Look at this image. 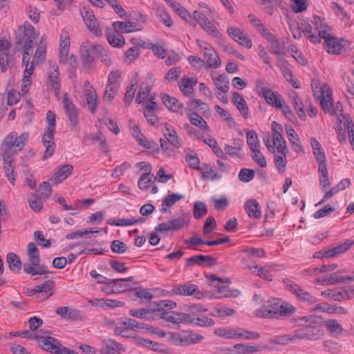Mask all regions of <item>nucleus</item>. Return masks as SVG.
<instances>
[{
    "label": "nucleus",
    "instance_id": "19",
    "mask_svg": "<svg viewBox=\"0 0 354 354\" xmlns=\"http://www.w3.org/2000/svg\"><path fill=\"white\" fill-rule=\"evenodd\" d=\"M257 87L259 89V95L266 100V102L270 105L277 107L281 106L282 100L279 93L272 91L270 88L266 87H260L257 84Z\"/></svg>",
    "mask_w": 354,
    "mask_h": 354
},
{
    "label": "nucleus",
    "instance_id": "48",
    "mask_svg": "<svg viewBox=\"0 0 354 354\" xmlns=\"http://www.w3.org/2000/svg\"><path fill=\"white\" fill-rule=\"evenodd\" d=\"M189 118L192 124L198 127L203 131H209V127L206 121L198 113L193 112L189 114Z\"/></svg>",
    "mask_w": 354,
    "mask_h": 354
},
{
    "label": "nucleus",
    "instance_id": "41",
    "mask_svg": "<svg viewBox=\"0 0 354 354\" xmlns=\"http://www.w3.org/2000/svg\"><path fill=\"white\" fill-rule=\"evenodd\" d=\"M214 85L220 92L225 93L229 90V78L225 75H221L217 77H212Z\"/></svg>",
    "mask_w": 354,
    "mask_h": 354
},
{
    "label": "nucleus",
    "instance_id": "16",
    "mask_svg": "<svg viewBox=\"0 0 354 354\" xmlns=\"http://www.w3.org/2000/svg\"><path fill=\"white\" fill-rule=\"evenodd\" d=\"M82 17L86 27L97 37L102 35L101 28L97 21L95 15L91 10H86L84 8V12H81Z\"/></svg>",
    "mask_w": 354,
    "mask_h": 354
},
{
    "label": "nucleus",
    "instance_id": "34",
    "mask_svg": "<svg viewBox=\"0 0 354 354\" xmlns=\"http://www.w3.org/2000/svg\"><path fill=\"white\" fill-rule=\"evenodd\" d=\"M27 255L28 261L31 265L37 266L40 263L39 252L34 243H30L27 246Z\"/></svg>",
    "mask_w": 354,
    "mask_h": 354
},
{
    "label": "nucleus",
    "instance_id": "14",
    "mask_svg": "<svg viewBox=\"0 0 354 354\" xmlns=\"http://www.w3.org/2000/svg\"><path fill=\"white\" fill-rule=\"evenodd\" d=\"M346 281H354V274L342 276L340 272H334L330 275L322 276L315 281V284H336Z\"/></svg>",
    "mask_w": 354,
    "mask_h": 354
},
{
    "label": "nucleus",
    "instance_id": "37",
    "mask_svg": "<svg viewBox=\"0 0 354 354\" xmlns=\"http://www.w3.org/2000/svg\"><path fill=\"white\" fill-rule=\"evenodd\" d=\"M138 81V74L136 73L132 77L131 81V85L127 87V90L125 93L124 97V103L125 106H129L136 92V86Z\"/></svg>",
    "mask_w": 354,
    "mask_h": 354
},
{
    "label": "nucleus",
    "instance_id": "43",
    "mask_svg": "<svg viewBox=\"0 0 354 354\" xmlns=\"http://www.w3.org/2000/svg\"><path fill=\"white\" fill-rule=\"evenodd\" d=\"M197 83V80L194 78H184L179 83L180 90L184 95H190L194 92V85Z\"/></svg>",
    "mask_w": 354,
    "mask_h": 354
},
{
    "label": "nucleus",
    "instance_id": "13",
    "mask_svg": "<svg viewBox=\"0 0 354 354\" xmlns=\"http://www.w3.org/2000/svg\"><path fill=\"white\" fill-rule=\"evenodd\" d=\"M193 17L203 30L208 34L215 37H220L221 36V34L214 24L201 12L198 10L194 11Z\"/></svg>",
    "mask_w": 354,
    "mask_h": 354
},
{
    "label": "nucleus",
    "instance_id": "63",
    "mask_svg": "<svg viewBox=\"0 0 354 354\" xmlns=\"http://www.w3.org/2000/svg\"><path fill=\"white\" fill-rule=\"evenodd\" d=\"M201 170V174L203 178H210L212 180L218 179L221 176L215 172L210 165H204L203 167H200Z\"/></svg>",
    "mask_w": 354,
    "mask_h": 354
},
{
    "label": "nucleus",
    "instance_id": "18",
    "mask_svg": "<svg viewBox=\"0 0 354 354\" xmlns=\"http://www.w3.org/2000/svg\"><path fill=\"white\" fill-rule=\"evenodd\" d=\"M329 86L327 84L323 86L322 95L319 97L322 109L326 113L331 115L337 114V110L334 109L331 95L328 93Z\"/></svg>",
    "mask_w": 354,
    "mask_h": 354
},
{
    "label": "nucleus",
    "instance_id": "40",
    "mask_svg": "<svg viewBox=\"0 0 354 354\" xmlns=\"http://www.w3.org/2000/svg\"><path fill=\"white\" fill-rule=\"evenodd\" d=\"M324 326L329 333L333 337H337L342 333L343 328L339 322L335 319H327Z\"/></svg>",
    "mask_w": 354,
    "mask_h": 354
},
{
    "label": "nucleus",
    "instance_id": "54",
    "mask_svg": "<svg viewBox=\"0 0 354 354\" xmlns=\"http://www.w3.org/2000/svg\"><path fill=\"white\" fill-rule=\"evenodd\" d=\"M46 53V44L43 41H40L37 48L34 54L33 60L39 64L40 62L44 60Z\"/></svg>",
    "mask_w": 354,
    "mask_h": 354
},
{
    "label": "nucleus",
    "instance_id": "38",
    "mask_svg": "<svg viewBox=\"0 0 354 354\" xmlns=\"http://www.w3.org/2000/svg\"><path fill=\"white\" fill-rule=\"evenodd\" d=\"M48 80L50 86L55 91L60 89L59 73L58 66L55 64L52 66L50 71L48 72Z\"/></svg>",
    "mask_w": 354,
    "mask_h": 354
},
{
    "label": "nucleus",
    "instance_id": "30",
    "mask_svg": "<svg viewBox=\"0 0 354 354\" xmlns=\"http://www.w3.org/2000/svg\"><path fill=\"white\" fill-rule=\"evenodd\" d=\"M161 99L165 106L170 111L178 112L183 108V103L167 94L162 95Z\"/></svg>",
    "mask_w": 354,
    "mask_h": 354
},
{
    "label": "nucleus",
    "instance_id": "11",
    "mask_svg": "<svg viewBox=\"0 0 354 354\" xmlns=\"http://www.w3.org/2000/svg\"><path fill=\"white\" fill-rule=\"evenodd\" d=\"M62 103L70 125L73 130L76 131L78 125V109L66 93L64 95Z\"/></svg>",
    "mask_w": 354,
    "mask_h": 354
},
{
    "label": "nucleus",
    "instance_id": "17",
    "mask_svg": "<svg viewBox=\"0 0 354 354\" xmlns=\"http://www.w3.org/2000/svg\"><path fill=\"white\" fill-rule=\"evenodd\" d=\"M216 264V259L210 255H195L187 259L185 266L192 267L194 265L198 266H212Z\"/></svg>",
    "mask_w": 354,
    "mask_h": 354
},
{
    "label": "nucleus",
    "instance_id": "25",
    "mask_svg": "<svg viewBox=\"0 0 354 354\" xmlns=\"http://www.w3.org/2000/svg\"><path fill=\"white\" fill-rule=\"evenodd\" d=\"M245 210L251 218H259L261 216V211L259 203L255 199H250L245 203Z\"/></svg>",
    "mask_w": 354,
    "mask_h": 354
},
{
    "label": "nucleus",
    "instance_id": "50",
    "mask_svg": "<svg viewBox=\"0 0 354 354\" xmlns=\"http://www.w3.org/2000/svg\"><path fill=\"white\" fill-rule=\"evenodd\" d=\"M203 142L209 145L213 150L215 155L221 158L227 159V156L224 153L223 150L218 147L217 142L212 138L203 139Z\"/></svg>",
    "mask_w": 354,
    "mask_h": 354
},
{
    "label": "nucleus",
    "instance_id": "36",
    "mask_svg": "<svg viewBox=\"0 0 354 354\" xmlns=\"http://www.w3.org/2000/svg\"><path fill=\"white\" fill-rule=\"evenodd\" d=\"M106 37L109 44L114 47H122L125 43L124 38L118 32H113L109 28L106 30Z\"/></svg>",
    "mask_w": 354,
    "mask_h": 354
},
{
    "label": "nucleus",
    "instance_id": "33",
    "mask_svg": "<svg viewBox=\"0 0 354 354\" xmlns=\"http://www.w3.org/2000/svg\"><path fill=\"white\" fill-rule=\"evenodd\" d=\"M39 298L46 299L53 294L55 281L53 280L46 281L41 286H37Z\"/></svg>",
    "mask_w": 354,
    "mask_h": 354
},
{
    "label": "nucleus",
    "instance_id": "62",
    "mask_svg": "<svg viewBox=\"0 0 354 354\" xmlns=\"http://www.w3.org/2000/svg\"><path fill=\"white\" fill-rule=\"evenodd\" d=\"M153 308H149L147 309L145 308H140L138 310L136 309H131L129 310V315L136 317L138 318H144L145 317V315L148 313H151L156 312L157 310H156V306L154 305V303L152 304Z\"/></svg>",
    "mask_w": 354,
    "mask_h": 354
},
{
    "label": "nucleus",
    "instance_id": "55",
    "mask_svg": "<svg viewBox=\"0 0 354 354\" xmlns=\"http://www.w3.org/2000/svg\"><path fill=\"white\" fill-rule=\"evenodd\" d=\"M326 44L328 46V53L333 54H340L342 50V46L339 41L334 37H331Z\"/></svg>",
    "mask_w": 354,
    "mask_h": 354
},
{
    "label": "nucleus",
    "instance_id": "60",
    "mask_svg": "<svg viewBox=\"0 0 354 354\" xmlns=\"http://www.w3.org/2000/svg\"><path fill=\"white\" fill-rule=\"evenodd\" d=\"M151 84L148 82L142 83L136 95L137 103H141L151 91Z\"/></svg>",
    "mask_w": 354,
    "mask_h": 354
},
{
    "label": "nucleus",
    "instance_id": "52",
    "mask_svg": "<svg viewBox=\"0 0 354 354\" xmlns=\"http://www.w3.org/2000/svg\"><path fill=\"white\" fill-rule=\"evenodd\" d=\"M310 143L313 150V154L315 155L316 160H318L326 158L324 151L319 141L315 138H311Z\"/></svg>",
    "mask_w": 354,
    "mask_h": 354
},
{
    "label": "nucleus",
    "instance_id": "3",
    "mask_svg": "<svg viewBox=\"0 0 354 354\" xmlns=\"http://www.w3.org/2000/svg\"><path fill=\"white\" fill-rule=\"evenodd\" d=\"M55 113L48 111L46 113V120L48 122V127L46 129L44 133L42 136V142L45 147L44 153V159H47L50 157L55 151V143L54 141V134L55 132Z\"/></svg>",
    "mask_w": 354,
    "mask_h": 354
},
{
    "label": "nucleus",
    "instance_id": "44",
    "mask_svg": "<svg viewBox=\"0 0 354 354\" xmlns=\"http://www.w3.org/2000/svg\"><path fill=\"white\" fill-rule=\"evenodd\" d=\"M247 268L250 270L252 273L256 274L257 276L261 277L265 280H268L271 281L272 280V275L269 273V272L265 270L263 267L259 266L257 264L253 265H247Z\"/></svg>",
    "mask_w": 354,
    "mask_h": 354
},
{
    "label": "nucleus",
    "instance_id": "64",
    "mask_svg": "<svg viewBox=\"0 0 354 354\" xmlns=\"http://www.w3.org/2000/svg\"><path fill=\"white\" fill-rule=\"evenodd\" d=\"M214 334L227 339H233L236 337V330L232 328H217L214 330Z\"/></svg>",
    "mask_w": 354,
    "mask_h": 354
},
{
    "label": "nucleus",
    "instance_id": "5",
    "mask_svg": "<svg viewBox=\"0 0 354 354\" xmlns=\"http://www.w3.org/2000/svg\"><path fill=\"white\" fill-rule=\"evenodd\" d=\"M28 134L24 133L19 136L15 132H11L3 140L1 150L2 152H8L12 153V148L15 147V151H21L26 144Z\"/></svg>",
    "mask_w": 354,
    "mask_h": 354
},
{
    "label": "nucleus",
    "instance_id": "26",
    "mask_svg": "<svg viewBox=\"0 0 354 354\" xmlns=\"http://www.w3.org/2000/svg\"><path fill=\"white\" fill-rule=\"evenodd\" d=\"M35 61L31 62L30 64H26L24 66H25L24 70V75L22 79V86H21V93L25 94L28 91L27 87L31 84V75H32L34 68H35Z\"/></svg>",
    "mask_w": 354,
    "mask_h": 354
},
{
    "label": "nucleus",
    "instance_id": "46",
    "mask_svg": "<svg viewBox=\"0 0 354 354\" xmlns=\"http://www.w3.org/2000/svg\"><path fill=\"white\" fill-rule=\"evenodd\" d=\"M270 51L277 55H281L283 54V44L281 43L278 39L273 35L268 39Z\"/></svg>",
    "mask_w": 354,
    "mask_h": 354
},
{
    "label": "nucleus",
    "instance_id": "51",
    "mask_svg": "<svg viewBox=\"0 0 354 354\" xmlns=\"http://www.w3.org/2000/svg\"><path fill=\"white\" fill-rule=\"evenodd\" d=\"M272 142L274 145V149L276 148L277 152H283L288 151L287 145L285 140L283 138L281 134L279 132L273 133Z\"/></svg>",
    "mask_w": 354,
    "mask_h": 354
},
{
    "label": "nucleus",
    "instance_id": "9",
    "mask_svg": "<svg viewBox=\"0 0 354 354\" xmlns=\"http://www.w3.org/2000/svg\"><path fill=\"white\" fill-rule=\"evenodd\" d=\"M197 44L203 52L208 68H217L221 65V59L210 44L199 39L197 40Z\"/></svg>",
    "mask_w": 354,
    "mask_h": 354
},
{
    "label": "nucleus",
    "instance_id": "20",
    "mask_svg": "<svg viewBox=\"0 0 354 354\" xmlns=\"http://www.w3.org/2000/svg\"><path fill=\"white\" fill-rule=\"evenodd\" d=\"M304 338L309 341H317L321 339L324 334L323 330L318 327V324L306 326L303 328Z\"/></svg>",
    "mask_w": 354,
    "mask_h": 354
},
{
    "label": "nucleus",
    "instance_id": "27",
    "mask_svg": "<svg viewBox=\"0 0 354 354\" xmlns=\"http://www.w3.org/2000/svg\"><path fill=\"white\" fill-rule=\"evenodd\" d=\"M232 102L236 105V108L239 109L241 115L245 118H249V113H248V107L247 105V103L243 96L236 93L234 92L232 94Z\"/></svg>",
    "mask_w": 354,
    "mask_h": 354
},
{
    "label": "nucleus",
    "instance_id": "21",
    "mask_svg": "<svg viewBox=\"0 0 354 354\" xmlns=\"http://www.w3.org/2000/svg\"><path fill=\"white\" fill-rule=\"evenodd\" d=\"M113 27L115 32L121 31L125 33L141 31L143 29L142 26L131 21H115L113 23Z\"/></svg>",
    "mask_w": 354,
    "mask_h": 354
},
{
    "label": "nucleus",
    "instance_id": "29",
    "mask_svg": "<svg viewBox=\"0 0 354 354\" xmlns=\"http://www.w3.org/2000/svg\"><path fill=\"white\" fill-rule=\"evenodd\" d=\"M162 133L165 138L174 147L179 148L180 147V142L179 141L178 137L177 136V133L171 126L169 125L168 124H165V128L162 130Z\"/></svg>",
    "mask_w": 354,
    "mask_h": 354
},
{
    "label": "nucleus",
    "instance_id": "7",
    "mask_svg": "<svg viewBox=\"0 0 354 354\" xmlns=\"http://www.w3.org/2000/svg\"><path fill=\"white\" fill-rule=\"evenodd\" d=\"M283 282L286 285L287 288L292 294H294L300 301L305 302L307 304H315L317 299L312 295L310 292L304 290L300 286L294 283L289 279H284Z\"/></svg>",
    "mask_w": 354,
    "mask_h": 354
},
{
    "label": "nucleus",
    "instance_id": "22",
    "mask_svg": "<svg viewBox=\"0 0 354 354\" xmlns=\"http://www.w3.org/2000/svg\"><path fill=\"white\" fill-rule=\"evenodd\" d=\"M73 170V166L71 164H66L59 167L54 173L51 178V180L55 183H59L66 179Z\"/></svg>",
    "mask_w": 354,
    "mask_h": 354
},
{
    "label": "nucleus",
    "instance_id": "28",
    "mask_svg": "<svg viewBox=\"0 0 354 354\" xmlns=\"http://www.w3.org/2000/svg\"><path fill=\"white\" fill-rule=\"evenodd\" d=\"M184 198V195L181 194H169L166 195L162 201V208L160 211L162 212H167L168 207H171L176 204L178 201Z\"/></svg>",
    "mask_w": 354,
    "mask_h": 354
},
{
    "label": "nucleus",
    "instance_id": "2",
    "mask_svg": "<svg viewBox=\"0 0 354 354\" xmlns=\"http://www.w3.org/2000/svg\"><path fill=\"white\" fill-rule=\"evenodd\" d=\"M156 310L160 313V317L167 322L172 324H192L194 322V317L189 314L184 313H178L175 311H168L176 306V303L171 300H161L154 302Z\"/></svg>",
    "mask_w": 354,
    "mask_h": 354
},
{
    "label": "nucleus",
    "instance_id": "23",
    "mask_svg": "<svg viewBox=\"0 0 354 354\" xmlns=\"http://www.w3.org/2000/svg\"><path fill=\"white\" fill-rule=\"evenodd\" d=\"M88 303L93 306L101 308H113L116 307H123L124 302L109 299H94L88 300Z\"/></svg>",
    "mask_w": 354,
    "mask_h": 354
},
{
    "label": "nucleus",
    "instance_id": "42",
    "mask_svg": "<svg viewBox=\"0 0 354 354\" xmlns=\"http://www.w3.org/2000/svg\"><path fill=\"white\" fill-rule=\"evenodd\" d=\"M315 21L317 23L319 22L320 26L315 28V32H317L320 37V39H324L325 43H326L331 37H333V36H331L328 31L329 29L328 26L326 25L319 17L315 18Z\"/></svg>",
    "mask_w": 354,
    "mask_h": 354
},
{
    "label": "nucleus",
    "instance_id": "57",
    "mask_svg": "<svg viewBox=\"0 0 354 354\" xmlns=\"http://www.w3.org/2000/svg\"><path fill=\"white\" fill-rule=\"evenodd\" d=\"M43 198H41L37 194H31L28 198L30 207L35 212H39L43 207Z\"/></svg>",
    "mask_w": 354,
    "mask_h": 354
},
{
    "label": "nucleus",
    "instance_id": "32",
    "mask_svg": "<svg viewBox=\"0 0 354 354\" xmlns=\"http://www.w3.org/2000/svg\"><path fill=\"white\" fill-rule=\"evenodd\" d=\"M354 244V241H346L344 243L335 247L334 248L326 251L323 254V257H333L337 254H339L345 252Z\"/></svg>",
    "mask_w": 354,
    "mask_h": 354
},
{
    "label": "nucleus",
    "instance_id": "39",
    "mask_svg": "<svg viewBox=\"0 0 354 354\" xmlns=\"http://www.w3.org/2000/svg\"><path fill=\"white\" fill-rule=\"evenodd\" d=\"M102 344L105 349V354H117V352L122 350V346L111 339H104Z\"/></svg>",
    "mask_w": 354,
    "mask_h": 354
},
{
    "label": "nucleus",
    "instance_id": "61",
    "mask_svg": "<svg viewBox=\"0 0 354 354\" xmlns=\"http://www.w3.org/2000/svg\"><path fill=\"white\" fill-rule=\"evenodd\" d=\"M236 337L247 340L257 339L260 337V335L257 332L240 328L236 330Z\"/></svg>",
    "mask_w": 354,
    "mask_h": 354
},
{
    "label": "nucleus",
    "instance_id": "31",
    "mask_svg": "<svg viewBox=\"0 0 354 354\" xmlns=\"http://www.w3.org/2000/svg\"><path fill=\"white\" fill-rule=\"evenodd\" d=\"M183 346L198 344L204 339L202 335L196 333L192 330L183 331Z\"/></svg>",
    "mask_w": 354,
    "mask_h": 354
},
{
    "label": "nucleus",
    "instance_id": "10",
    "mask_svg": "<svg viewBox=\"0 0 354 354\" xmlns=\"http://www.w3.org/2000/svg\"><path fill=\"white\" fill-rule=\"evenodd\" d=\"M189 216L183 214L182 216L169 220L167 222L158 224L155 230L161 232H166L169 231H178L185 226L189 224Z\"/></svg>",
    "mask_w": 354,
    "mask_h": 354
},
{
    "label": "nucleus",
    "instance_id": "1",
    "mask_svg": "<svg viewBox=\"0 0 354 354\" xmlns=\"http://www.w3.org/2000/svg\"><path fill=\"white\" fill-rule=\"evenodd\" d=\"M296 308L278 298H272L263 304L261 308L256 310V315L260 317L283 319L290 317Z\"/></svg>",
    "mask_w": 354,
    "mask_h": 354
},
{
    "label": "nucleus",
    "instance_id": "56",
    "mask_svg": "<svg viewBox=\"0 0 354 354\" xmlns=\"http://www.w3.org/2000/svg\"><path fill=\"white\" fill-rule=\"evenodd\" d=\"M288 151L279 152L280 154L274 155V165L281 172H284L286 167V153Z\"/></svg>",
    "mask_w": 354,
    "mask_h": 354
},
{
    "label": "nucleus",
    "instance_id": "58",
    "mask_svg": "<svg viewBox=\"0 0 354 354\" xmlns=\"http://www.w3.org/2000/svg\"><path fill=\"white\" fill-rule=\"evenodd\" d=\"M292 103L294 109L297 112L299 117L305 120H306V113L303 109V104L299 100L298 96L296 93L291 95Z\"/></svg>",
    "mask_w": 354,
    "mask_h": 354
},
{
    "label": "nucleus",
    "instance_id": "49",
    "mask_svg": "<svg viewBox=\"0 0 354 354\" xmlns=\"http://www.w3.org/2000/svg\"><path fill=\"white\" fill-rule=\"evenodd\" d=\"M24 271L27 274H30L32 276L35 274H44L47 273L46 268L44 266H34L31 263H26L24 264Z\"/></svg>",
    "mask_w": 354,
    "mask_h": 354
},
{
    "label": "nucleus",
    "instance_id": "12",
    "mask_svg": "<svg viewBox=\"0 0 354 354\" xmlns=\"http://www.w3.org/2000/svg\"><path fill=\"white\" fill-rule=\"evenodd\" d=\"M227 32L234 41L239 43L241 46L247 48H252V39L243 30L236 26H231L227 28Z\"/></svg>",
    "mask_w": 354,
    "mask_h": 354
},
{
    "label": "nucleus",
    "instance_id": "47",
    "mask_svg": "<svg viewBox=\"0 0 354 354\" xmlns=\"http://www.w3.org/2000/svg\"><path fill=\"white\" fill-rule=\"evenodd\" d=\"M234 348L236 349H240L241 350L242 354H247V353H254L261 350H268L269 349V347L268 346H261L259 345L257 347L252 346H248L244 344H237L234 345Z\"/></svg>",
    "mask_w": 354,
    "mask_h": 354
},
{
    "label": "nucleus",
    "instance_id": "24",
    "mask_svg": "<svg viewBox=\"0 0 354 354\" xmlns=\"http://www.w3.org/2000/svg\"><path fill=\"white\" fill-rule=\"evenodd\" d=\"M321 295L325 298H329L337 301H346L350 298L347 291H340L338 289H328L322 291Z\"/></svg>",
    "mask_w": 354,
    "mask_h": 354
},
{
    "label": "nucleus",
    "instance_id": "59",
    "mask_svg": "<svg viewBox=\"0 0 354 354\" xmlns=\"http://www.w3.org/2000/svg\"><path fill=\"white\" fill-rule=\"evenodd\" d=\"M52 194V188L48 182H43L37 189V193L36 194L41 198L46 199L50 196Z\"/></svg>",
    "mask_w": 354,
    "mask_h": 354
},
{
    "label": "nucleus",
    "instance_id": "15",
    "mask_svg": "<svg viewBox=\"0 0 354 354\" xmlns=\"http://www.w3.org/2000/svg\"><path fill=\"white\" fill-rule=\"evenodd\" d=\"M172 292L174 294L183 296L194 295L197 299L205 297V294L201 292L196 285L190 283L178 285L172 289Z\"/></svg>",
    "mask_w": 354,
    "mask_h": 354
},
{
    "label": "nucleus",
    "instance_id": "35",
    "mask_svg": "<svg viewBox=\"0 0 354 354\" xmlns=\"http://www.w3.org/2000/svg\"><path fill=\"white\" fill-rule=\"evenodd\" d=\"M286 131L288 136V140L294 146L295 151L296 152H301L303 151L302 146L301 145V141L296 133L295 131L291 126L286 127Z\"/></svg>",
    "mask_w": 354,
    "mask_h": 354
},
{
    "label": "nucleus",
    "instance_id": "8",
    "mask_svg": "<svg viewBox=\"0 0 354 354\" xmlns=\"http://www.w3.org/2000/svg\"><path fill=\"white\" fill-rule=\"evenodd\" d=\"M101 50V45L97 43H91L86 41L84 42L81 47V60L84 66H90L95 59V55H97L98 50Z\"/></svg>",
    "mask_w": 354,
    "mask_h": 354
},
{
    "label": "nucleus",
    "instance_id": "45",
    "mask_svg": "<svg viewBox=\"0 0 354 354\" xmlns=\"http://www.w3.org/2000/svg\"><path fill=\"white\" fill-rule=\"evenodd\" d=\"M7 262L10 270L14 272H19L21 268V262L15 253L10 252L8 254Z\"/></svg>",
    "mask_w": 354,
    "mask_h": 354
},
{
    "label": "nucleus",
    "instance_id": "53",
    "mask_svg": "<svg viewBox=\"0 0 354 354\" xmlns=\"http://www.w3.org/2000/svg\"><path fill=\"white\" fill-rule=\"evenodd\" d=\"M207 208L206 205L201 201H197L194 205L193 215L196 219H199L206 215Z\"/></svg>",
    "mask_w": 354,
    "mask_h": 354
},
{
    "label": "nucleus",
    "instance_id": "4",
    "mask_svg": "<svg viewBox=\"0 0 354 354\" xmlns=\"http://www.w3.org/2000/svg\"><path fill=\"white\" fill-rule=\"evenodd\" d=\"M39 344L43 350L48 351L53 354H78L75 350H71L62 345L60 342L53 337H39L34 336Z\"/></svg>",
    "mask_w": 354,
    "mask_h": 354
},
{
    "label": "nucleus",
    "instance_id": "6",
    "mask_svg": "<svg viewBox=\"0 0 354 354\" xmlns=\"http://www.w3.org/2000/svg\"><path fill=\"white\" fill-rule=\"evenodd\" d=\"M21 30L17 41V45L20 46L21 50H32L33 42L38 36L34 27L26 22L21 28Z\"/></svg>",
    "mask_w": 354,
    "mask_h": 354
}]
</instances>
